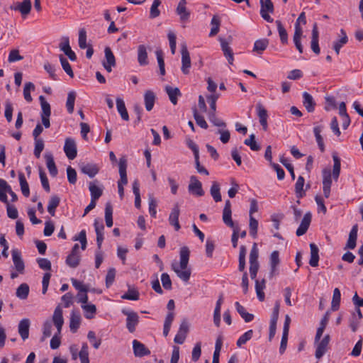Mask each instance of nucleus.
Segmentation results:
<instances>
[{
	"label": "nucleus",
	"mask_w": 363,
	"mask_h": 363,
	"mask_svg": "<svg viewBox=\"0 0 363 363\" xmlns=\"http://www.w3.org/2000/svg\"><path fill=\"white\" fill-rule=\"evenodd\" d=\"M189 254L190 252L187 247H182L180 250L179 264L177 263L172 264V270L184 282H187L189 280L191 274V269L188 267Z\"/></svg>",
	"instance_id": "f257e3e1"
},
{
	"label": "nucleus",
	"mask_w": 363,
	"mask_h": 363,
	"mask_svg": "<svg viewBox=\"0 0 363 363\" xmlns=\"http://www.w3.org/2000/svg\"><path fill=\"white\" fill-rule=\"evenodd\" d=\"M128 167L127 159L125 156H123L119 159L118 167L120 179L118 181V194L122 199L124 196V185L128 183L126 169Z\"/></svg>",
	"instance_id": "f03ea898"
},
{
	"label": "nucleus",
	"mask_w": 363,
	"mask_h": 363,
	"mask_svg": "<svg viewBox=\"0 0 363 363\" xmlns=\"http://www.w3.org/2000/svg\"><path fill=\"white\" fill-rule=\"evenodd\" d=\"M42 112L40 114L42 123L45 128L50 127V116L51 115V108L50 104L45 100L43 96H39Z\"/></svg>",
	"instance_id": "7ed1b4c3"
},
{
	"label": "nucleus",
	"mask_w": 363,
	"mask_h": 363,
	"mask_svg": "<svg viewBox=\"0 0 363 363\" xmlns=\"http://www.w3.org/2000/svg\"><path fill=\"white\" fill-rule=\"evenodd\" d=\"M330 341V336L328 334L325 335L322 340L314 341L315 345V357L318 359H320L327 352Z\"/></svg>",
	"instance_id": "20e7f679"
},
{
	"label": "nucleus",
	"mask_w": 363,
	"mask_h": 363,
	"mask_svg": "<svg viewBox=\"0 0 363 363\" xmlns=\"http://www.w3.org/2000/svg\"><path fill=\"white\" fill-rule=\"evenodd\" d=\"M122 313L127 316L126 327L130 333L135 330V327L139 322V316L136 312L129 311L125 309L122 310Z\"/></svg>",
	"instance_id": "39448f33"
},
{
	"label": "nucleus",
	"mask_w": 363,
	"mask_h": 363,
	"mask_svg": "<svg viewBox=\"0 0 363 363\" xmlns=\"http://www.w3.org/2000/svg\"><path fill=\"white\" fill-rule=\"evenodd\" d=\"M182 54V67L181 70L184 74L189 73L190 67L191 65L189 52L187 50L186 45L183 43L181 49Z\"/></svg>",
	"instance_id": "423d86ee"
},
{
	"label": "nucleus",
	"mask_w": 363,
	"mask_h": 363,
	"mask_svg": "<svg viewBox=\"0 0 363 363\" xmlns=\"http://www.w3.org/2000/svg\"><path fill=\"white\" fill-rule=\"evenodd\" d=\"M64 151L69 160H74L77 155V145L74 139L67 138L65 139Z\"/></svg>",
	"instance_id": "0eeeda50"
},
{
	"label": "nucleus",
	"mask_w": 363,
	"mask_h": 363,
	"mask_svg": "<svg viewBox=\"0 0 363 363\" xmlns=\"http://www.w3.org/2000/svg\"><path fill=\"white\" fill-rule=\"evenodd\" d=\"M188 190L190 193L197 196H202L204 194L202 184L197 179L196 176H191L190 177V184H189Z\"/></svg>",
	"instance_id": "6e6552de"
},
{
	"label": "nucleus",
	"mask_w": 363,
	"mask_h": 363,
	"mask_svg": "<svg viewBox=\"0 0 363 363\" xmlns=\"http://www.w3.org/2000/svg\"><path fill=\"white\" fill-rule=\"evenodd\" d=\"M260 15L267 22H273V18L269 16V13L274 12V5L272 2H264V0H260Z\"/></svg>",
	"instance_id": "1a4fd4ad"
},
{
	"label": "nucleus",
	"mask_w": 363,
	"mask_h": 363,
	"mask_svg": "<svg viewBox=\"0 0 363 363\" xmlns=\"http://www.w3.org/2000/svg\"><path fill=\"white\" fill-rule=\"evenodd\" d=\"M280 264L279 253L277 250H274L271 253L269 257L270 272L269 274V279H272L276 276L277 272V267Z\"/></svg>",
	"instance_id": "9d476101"
},
{
	"label": "nucleus",
	"mask_w": 363,
	"mask_h": 363,
	"mask_svg": "<svg viewBox=\"0 0 363 363\" xmlns=\"http://www.w3.org/2000/svg\"><path fill=\"white\" fill-rule=\"evenodd\" d=\"M188 332L189 323L186 320H184L180 324L177 334L174 337V342L180 345L183 344L185 341Z\"/></svg>",
	"instance_id": "9b49d317"
},
{
	"label": "nucleus",
	"mask_w": 363,
	"mask_h": 363,
	"mask_svg": "<svg viewBox=\"0 0 363 363\" xmlns=\"http://www.w3.org/2000/svg\"><path fill=\"white\" fill-rule=\"evenodd\" d=\"M106 62H103V66L108 72H111L112 67L116 66L115 56L109 47H106L104 50Z\"/></svg>",
	"instance_id": "f8f14e48"
},
{
	"label": "nucleus",
	"mask_w": 363,
	"mask_h": 363,
	"mask_svg": "<svg viewBox=\"0 0 363 363\" xmlns=\"http://www.w3.org/2000/svg\"><path fill=\"white\" fill-rule=\"evenodd\" d=\"M180 209L178 203H175L169 216V224L174 226V230L178 231L181 226L179 223Z\"/></svg>",
	"instance_id": "ddd939ff"
},
{
	"label": "nucleus",
	"mask_w": 363,
	"mask_h": 363,
	"mask_svg": "<svg viewBox=\"0 0 363 363\" xmlns=\"http://www.w3.org/2000/svg\"><path fill=\"white\" fill-rule=\"evenodd\" d=\"M219 41L220 43L221 50L223 52L224 56L227 59L229 64L233 65L234 61V56L233 50L229 45V42L221 37L219 38Z\"/></svg>",
	"instance_id": "4468645a"
},
{
	"label": "nucleus",
	"mask_w": 363,
	"mask_h": 363,
	"mask_svg": "<svg viewBox=\"0 0 363 363\" xmlns=\"http://www.w3.org/2000/svg\"><path fill=\"white\" fill-rule=\"evenodd\" d=\"M81 172L90 178L94 177L99 171V167L94 163H82L79 166Z\"/></svg>",
	"instance_id": "2eb2a0df"
},
{
	"label": "nucleus",
	"mask_w": 363,
	"mask_h": 363,
	"mask_svg": "<svg viewBox=\"0 0 363 363\" xmlns=\"http://www.w3.org/2000/svg\"><path fill=\"white\" fill-rule=\"evenodd\" d=\"M133 353L135 357H142L149 355L150 351L145 345L137 340L133 341Z\"/></svg>",
	"instance_id": "dca6fc26"
},
{
	"label": "nucleus",
	"mask_w": 363,
	"mask_h": 363,
	"mask_svg": "<svg viewBox=\"0 0 363 363\" xmlns=\"http://www.w3.org/2000/svg\"><path fill=\"white\" fill-rule=\"evenodd\" d=\"M232 211H231V203L229 200H227L225 203V206L223 211V220L225 225L230 228H234V223L232 220Z\"/></svg>",
	"instance_id": "f3484780"
},
{
	"label": "nucleus",
	"mask_w": 363,
	"mask_h": 363,
	"mask_svg": "<svg viewBox=\"0 0 363 363\" xmlns=\"http://www.w3.org/2000/svg\"><path fill=\"white\" fill-rule=\"evenodd\" d=\"M319 33L318 30V25L315 23L313 26L312 36L311 42V48L314 53L318 55L320 52L319 44H318Z\"/></svg>",
	"instance_id": "a211bd4d"
},
{
	"label": "nucleus",
	"mask_w": 363,
	"mask_h": 363,
	"mask_svg": "<svg viewBox=\"0 0 363 363\" xmlns=\"http://www.w3.org/2000/svg\"><path fill=\"white\" fill-rule=\"evenodd\" d=\"M311 221V213H306L301 222L300 225L298 226V229L296 230V234L297 236H301L304 235L309 226Z\"/></svg>",
	"instance_id": "6ab92c4d"
},
{
	"label": "nucleus",
	"mask_w": 363,
	"mask_h": 363,
	"mask_svg": "<svg viewBox=\"0 0 363 363\" xmlns=\"http://www.w3.org/2000/svg\"><path fill=\"white\" fill-rule=\"evenodd\" d=\"M11 253L13 264L16 271L20 274H23L25 269V264L21 258V252L18 250H13Z\"/></svg>",
	"instance_id": "aec40b11"
},
{
	"label": "nucleus",
	"mask_w": 363,
	"mask_h": 363,
	"mask_svg": "<svg viewBox=\"0 0 363 363\" xmlns=\"http://www.w3.org/2000/svg\"><path fill=\"white\" fill-rule=\"evenodd\" d=\"M257 116L259 118V123L262 126L264 130H267L268 128L267 125V111L264 108L262 104L258 103L257 104Z\"/></svg>",
	"instance_id": "412c9836"
},
{
	"label": "nucleus",
	"mask_w": 363,
	"mask_h": 363,
	"mask_svg": "<svg viewBox=\"0 0 363 363\" xmlns=\"http://www.w3.org/2000/svg\"><path fill=\"white\" fill-rule=\"evenodd\" d=\"M186 0H180L176 9L177 13L179 16L180 21L185 22L189 20L190 12L187 11Z\"/></svg>",
	"instance_id": "4be33fe9"
},
{
	"label": "nucleus",
	"mask_w": 363,
	"mask_h": 363,
	"mask_svg": "<svg viewBox=\"0 0 363 363\" xmlns=\"http://www.w3.org/2000/svg\"><path fill=\"white\" fill-rule=\"evenodd\" d=\"M30 324V320L28 318L22 319L18 323V333L23 340L28 338Z\"/></svg>",
	"instance_id": "5701e85b"
},
{
	"label": "nucleus",
	"mask_w": 363,
	"mask_h": 363,
	"mask_svg": "<svg viewBox=\"0 0 363 363\" xmlns=\"http://www.w3.org/2000/svg\"><path fill=\"white\" fill-rule=\"evenodd\" d=\"M52 320L57 329L58 333H60L64 323V319L62 316V310L59 306H57L56 308L55 309L52 315Z\"/></svg>",
	"instance_id": "b1692460"
},
{
	"label": "nucleus",
	"mask_w": 363,
	"mask_h": 363,
	"mask_svg": "<svg viewBox=\"0 0 363 363\" xmlns=\"http://www.w3.org/2000/svg\"><path fill=\"white\" fill-rule=\"evenodd\" d=\"M357 231H358L357 225H353V227L352 228V229L350 232L349 238H348V240H347V242L345 249L348 248L350 250H353L355 248L356 245H357L356 242H357Z\"/></svg>",
	"instance_id": "393cba45"
},
{
	"label": "nucleus",
	"mask_w": 363,
	"mask_h": 363,
	"mask_svg": "<svg viewBox=\"0 0 363 363\" xmlns=\"http://www.w3.org/2000/svg\"><path fill=\"white\" fill-rule=\"evenodd\" d=\"M81 323V315L79 312L72 311L70 315L69 328L72 333H76Z\"/></svg>",
	"instance_id": "a878e982"
},
{
	"label": "nucleus",
	"mask_w": 363,
	"mask_h": 363,
	"mask_svg": "<svg viewBox=\"0 0 363 363\" xmlns=\"http://www.w3.org/2000/svg\"><path fill=\"white\" fill-rule=\"evenodd\" d=\"M156 96L152 91L147 90L145 92L144 101L145 108L147 111H150L153 108Z\"/></svg>",
	"instance_id": "bb28decb"
},
{
	"label": "nucleus",
	"mask_w": 363,
	"mask_h": 363,
	"mask_svg": "<svg viewBox=\"0 0 363 363\" xmlns=\"http://www.w3.org/2000/svg\"><path fill=\"white\" fill-rule=\"evenodd\" d=\"M302 35V29L300 27L298 23L295 24V31L294 34L293 40L295 44L296 49L300 53L303 52V46L301 43V38Z\"/></svg>",
	"instance_id": "cd10ccee"
},
{
	"label": "nucleus",
	"mask_w": 363,
	"mask_h": 363,
	"mask_svg": "<svg viewBox=\"0 0 363 363\" xmlns=\"http://www.w3.org/2000/svg\"><path fill=\"white\" fill-rule=\"evenodd\" d=\"M138 61L140 66L148 65L147 52L144 45H140L138 48Z\"/></svg>",
	"instance_id": "c85d7f7f"
},
{
	"label": "nucleus",
	"mask_w": 363,
	"mask_h": 363,
	"mask_svg": "<svg viewBox=\"0 0 363 363\" xmlns=\"http://www.w3.org/2000/svg\"><path fill=\"white\" fill-rule=\"evenodd\" d=\"M45 158L50 174L53 177H56L57 174V169L56 167L52 155L51 153H46L45 155Z\"/></svg>",
	"instance_id": "c756f323"
},
{
	"label": "nucleus",
	"mask_w": 363,
	"mask_h": 363,
	"mask_svg": "<svg viewBox=\"0 0 363 363\" xmlns=\"http://www.w3.org/2000/svg\"><path fill=\"white\" fill-rule=\"evenodd\" d=\"M303 104L305 106L308 112L311 113L314 111L315 103L313 99V96L308 92H303Z\"/></svg>",
	"instance_id": "7c9ffc66"
},
{
	"label": "nucleus",
	"mask_w": 363,
	"mask_h": 363,
	"mask_svg": "<svg viewBox=\"0 0 363 363\" xmlns=\"http://www.w3.org/2000/svg\"><path fill=\"white\" fill-rule=\"evenodd\" d=\"M311 249V258L309 260V264L311 267H317L318 265L319 261V250L318 247L314 243L310 244Z\"/></svg>",
	"instance_id": "2f4dec72"
},
{
	"label": "nucleus",
	"mask_w": 363,
	"mask_h": 363,
	"mask_svg": "<svg viewBox=\"0 0 363 363\" xmlns=\"http://www.w3.org/2000/svg\"><path fill=\"white\" fill-rule=\"evenodd\" d=\"M165 91H166L167 94H168L170 101L174 105H176L177 104L178 96H180L182 94L179 88H177V87L173 88L170 86H167L165 87Z\"/></svg>",
	"instance_id": "473e14b6"
},
{
	"label": "nucleus",
	"mask_w": 363,
	"mask_h": 363,
	"mask_svg": "<svg viewBox=\"0 0 363 363\" xmlns=\"http://www.w3.org/2000/svg\"><path fill=\"white\" fill-rule=\"evenodd\" d=\"M11 187L5 180L0 179V201L6 204H8L6 193L11 191Z\"/></svg>",
	"instance_id": "72a5a7b5"
},
{
	"label": "nucleus",
	"mask_w": 363,
	"mask_h": 363,
	"mask_svg": "<svg viewBox=\"0 0 363 363\" xmlns=\"http://www.w3.org/2000/svg\"><path fill=\"white\" fill-rule=\"evenodd\" d=\"M265 285L266 281L264 279H262L261 281L255 279V291L257 298L260 301H263L265 298V295L264 293Z\"/></svg>",
	"instance_id": "f704fd0d"
},
{
	"label": "nucleus",
	"mask_w": 363,
	"mask_h": 363,
	"mask_svg": "<svg viewBox=\"0 0 363 363\" xmlns=\"http://www.w3.org/2000/svg\"><path fill=\"white\" fill-rule=\"evenodd\" d=\"M235 306L238 313L240 315V316L245 320L246 323H249L253 320L254 315L247 313L245 307L242 306L239 302H235Z\"/></svg>",
	"instance_id": "c9c22d12"
},
{
	"label": "nucleus",
	"mask_w": 363,
	"mask_h": 363,
	"mask_svg": "<svg viewBox=\"0 0 363 363\" xmlns=\"http://www.w3.org/2000/svg\"><path fill=\"white\" fill-rule=\"evenodd\" d=\"M116 106L117 110L118 113H120L122 119H123L125 121H128L129 120V116L127 111V109L125 108V103L123 100L121 98L116 99Z\"/></svg>",
	"instance_id": "e433bc0d"
},
{
	"label": "nucleus",
	"mask_w": 363,
	"mask_h": 363,
	"mask_svg": "<svg viewBox=\"0 0 363 363\" xmlns=\"http://www.w3.org/2000/svg\"><path fill=\"white\" fill-rule=\"evenodd\" d=\"M95 182H98V181H95L93 182H90L89 185V189L91 193V197L93 200H98L103 194V190L98 186L95 184Z\"/></svg>",
	"instance_id": "4c0bfd02"
},
{
	"label": "nucleus",
	"mask_w": 363,
	"mask_h": 363,
	"mask_svg": "<svg viewBox=\"0 0 363 363\" xmlns=\"http://www.w3.org/2000/svg\"><path fill=\"white\" fill-rule=\"evenodd\" d=\"M305 179L302 176H299L295 184V193L297 198H302L306 195L303 190Z\"/></svg>",
	"instance_id": "58836bf2"
},
{
	"label": "nucleus",
	"mask_w": 363,
	"mask_h": 363,
	"mask_svg": "<svg viewBox=\"0 0 363 363\" xmlns=\"http://www.w3.org/2000/svg\"><path fill=\"white\" fill-rule=\"evenodd\" d=\"M211 29L209 36L213 37L218 34L220 30V20L218 16L214 15L211 21Z\"/></svg>",
	"instance_id": "ea45409f"
},
{
	"label": "nucleus",
	"mask_w": 363,
	"mask_h": 363,
	"mask_svg": "<svg viewBox=\"0 0 363 363\" xmlns=\"http://www.w3.org/2000/svg\"><path fill=\"white\" fill-rule=\"evenodd\" d=\"M341 299V293L338 288H335L333 290V298L331 301V309L333 311H337L340 307V303Z\"/></svg>",
	"instance_id": "a19ab883"
},
{
	"label": "nucleus",
	"mask_w": 363,
	"mask_h": 363,
	"mask_svg": "<svg viewBox=\"0 0 363 363\" xmlns=\"http://www.w3.org/2000/svg\"><path fill=\"white\" fill-rule=\"evenodd\" d=\"M60 202V199L59 196L54 195L50 197V199L48 206V211L52 216H55V209L59 206Z\"/></svg>",
	"instance_id": "79ce46f5"
},
{
	"label": "nucleus",
	"mask_w": 363,
	"mask_h": 363,
	"mask_svg": "<svg viewBox=\"0 0 363 363\" xmlns=\"http://www.w3.org/2000/svg\"><path fill=\"white\" fill-rule=\"evenodd\" d=\"M18 179H19V182H20V186H21V189L22 194L26 197H28L30 195L29 186H28V184L26 179V177H25L23 173H22V172L18 173Z\"/></svg>",
	"instance_id": "37998d69"
},
{
	"label": "nucleus",
	"mask_w": 363,
	"mask_h": 363,
	"mask_svg": "<svg viewBox=\"0 0 363 363\" xmlns=\"http://www.w3.org/2000/svg\"><path fill=\"white\" fill-rule=\"evenodd\" d=\"M31 8L32 4L30 0H23L22 2H19V12L23 17H26L30 13Z\"/></svg>",
	"instance_id": "c03bdc74"
},
{
	"label": "nucleus",
	"mask_w": 363,
	"mask_h": 363,
	"mask_svg": "<svg viewBox=\"0 0 363 363\" xmlns=\"http://www.w3.org/2000/svg\"><path fill=\"white\" fill-rule=\"evenodd\" d=\"M269 45V40L266 38L259 39L255 42L253 51L257 53H262L266 50Z\"/></svg>",
	"instance_id": "a18cd8bd"
},
{
	"label": "nucleus",
	"mask_w": 363,
	"mask_h": 363,
	"mask_svg": "<svg viewBox=\"0 0 363 363\" xmlns=\"http://www.w3.org/2000/svg\"><path fill=\"white\" fill-rule=\"evenodd\" d=\"M113 208L110 203H106L105 207V220L107 227L113 226Z\"/></svg>",
	"instance_id": "49530a36"
},
{
	"label": "nucleus",
	"mask_w": 363,
	"mask_h": 363,
	"mask_svg": "<svg viewBox=\"0 0 363 363\" xmlns=\"http://www.w3.org/2000/svg\"><path fill=\"white\" fill-rule=\"evenodd\" d=\"M133 191L135 195V206L137 208L141 206V200L140 194V185L138 180H135L133 183Z\"/></svg>",
	"instance_id": "de8ad7c7"
},
{
	"label": "nucleus",
	"mask_w": 363,
	"mask_h": 363,
	"mask_svg": "<svg viewBox=\"0 0 363 363\" xmlns=\"http://www.w3.org/2000/svg\"><path fill=\"white\" fill-rule=\"evenodd\" d=\"M323 127L320 125L315 126L313 128V133L315 137L316 142L318 145V147L321 152H324L325 147L323 143V139L320 135V133L322 131Z\"/></svg>",
	"instance_id": "09e8293b"
},
{
	"label": "nucleus",
	"mask_w": 363,
	"mask_h": 363,
	"mask_svg": "<svg viewBox=\"0 0 363 363\" xmlns=\"http://www.w3.org/2000/svg\"><path fill=\"white\" fill-rule=\"evenodd\" d=\"M29 294V286L27 284H21L16 289V296L20 299L27 298Z\"/></svg>",
	"instance_id": "8fccbe9b"
},
{
	"label": "nucleus",
	"mask_w": 363,
	"mask_h": 363,
	"mask_svg": "<svg viewBox=\"0 0 363 363\" xmlns=\"http://www.w3.org/2000/svg\"><path fill=\"white\" fill-rule=\"evenodd\" d=\"M82 308L84 310V316L87 319L93 318L96 312V307L94 304L82 305Z\"/></svg>",
	"instance_id": "3c124183"
},
{
	"label": "nucleus",
	"mask_w": 363,
	"mask_h": 363,
	"mask_svg": "<svg viewBox=\"0 0 363 363\" xmlns=\"http://www.w3.org/2000/svg\"><path fill=\"white\" fill-rule=\"evenodd\" d=\"M276 24L277 26L279 35L280 37V40L282 44H286L288 43V34L283 26L281 22L279 20L276 21Z\"/></svg>",
	"instance_id": "603ef678"
},
{
	"label": "nucleus",
	"mask_w": 363,
	"mask_h": 363,
	"mask_svg": "<svg viewBox=\"0 0 363 363\" xmlns=\"http://www.w3.org/2000/svg\"><path fill=\"white\" fill-rule=\"evenodd\" d=\"M78 356L80 359L81 363H89V347L86 342L82 344L81 350L79 351Z\"/></svg>",
	"instance_id": "864d4df0"
},
{
	"label": "nucleus",
	"mask_w": 363,
	"mask_h": 363,
	"mask_svg": "<svg viewBox=\"0 0 363 363\" xmlns=\"http://www.w3.org/2000/svg\"><path fill=\"white\" fill-rule=\"evenodd\" d=\"M210 192L216 202H219L221 201L222 199L220 193V185L218 182H213L210 189Z\"/></svg>",
	"instance_id": "5fc2aeb1"
},
{
	"label": "nucleus",
	"mask_w": 363,
	"mask_h": 363,
	"mask_svg": "<svg viewBox=\"0 0 363 363\" xmlns=\"http://www.w3.org/2000/svg\"><path fill=\"white\" fill-rule=\"evenodd\" d=\"M76 99V93L71 91L67 94L66 102V107L69 113H72L74 111V101Z\"/></svg>",
	"instance_id": "6e6d98bb"
},
{
	"label": "nucleus",
	"mask_w": 363,
	"mask_h": 363,
	"mask_svg": "<svg viewBox=\"0 0 363 363\" xmlns=\"http://www.w3.org/2000/svg\"><path fill=\"white\" fill-rule=\"evenodd\" d=\"M60 61L64 71L71 77H74V72L67 60L62 55H60Z\"/></svg>",
	"instance_id": "4d7b16f0"
},
{
	"label": "nucleus",
	"mask_w": 363,
	"mask_h": 363,
	"mask_svg": "<svg viewBox=\"0 0 363 363\" xmlns=\"http://www.w3.org/2000/svg\"><path fill=\"white\" fill-rule=\"evenodd\" d=\"M244 144L249 146L253 151H258L260 150V145L255 141V134H251L248 138L244 140Z\"/></svg>",
	"instance_id": "13d9d810"
},
{
	"label": "nucleus",
	"mask_w": 363,
	"mask_h": 363,
	"mask_svg": "<svg viewBox=\"0 0 363 363\" xmlns=\"http://www.w3.org/2000/svg\"><path fill=\"white\" fill-rule=\"evenodd\" d=\"M35 90V85L32 82H27L24 85L23 88V96L26 101L31 102L33 98L30 95V91Z\"/></svg>",
	"instance_id": "bf43d9fd"
},
{
	"label": "nucleus",
	"mask_w": 363,
	"mask_h": 363,
	"mask_svg": "<svg viewBox=\"0 0 363 363\" xmlns=\"http://www.w3.org/2000/svg\"><path fill=\"white\" fill-rule=\"evenodd\" d=\"M79 255L69 254L66 259V264L72 268H76L79 265Z\"/></svg>",
	"instance_id": "052dcab7"
},
{
	"label": "nucleus",
	"mask_w": 363,
	"mask_h": 363,
	"mask_svg": "<svg viewBox=\"0 0 363 363\" xmlns=\"http://www.w3.org/2000/svg\"><path fill=\"white\" fill-rule=\"evenodd\" d=\"M334 164H333V177L335 180H337L339 177L340 173V160L337 155L333 156Z\"/></svg>",
	"instance_id": "680f3d73"
},
{
	"label": "nucleus",
	"mask_w": 363,
	"mask_h": 363,
	"mask_svg": "<svg viewBox=\"0 0 363 363\" xmlns=\"http://www.w3.org/2000/svg\"><path fill=\"white\" fill-rule=\"evenodd\" d=\"M208 120L217 127H225L226 123L218 118L216 116V111H209L208 113Z\"/></svg>",
	"instance_id": "e2e57ef3"
},
{
	"label": "nucleus",
	"mask_w": 363,
	"mask_h": 363,
	"mask_svg": "<svg viewBox=\"0 0 363 363\" xmlns=\"http://www.w3.org/2000/svg\"><path fill=\"white\" fill-rule=\"evenodd\" d=\"M249 228L250 235L255 238L257 234L258 221L253 216H250Z\"/></svg>",
	"instance_id": "0e129e2a"
},
{
	"label": "nucleus",
	"mask_w": 363,
	"mask_h": 363,
	"mask_svg": "<svg viewBox=\"0 0 363 363\" xmlns=\"http://www.w3.org/2000/svg\"><path fill=\"white\" fill-rule=\"evenodd\" d=\"M157 60L160 68V73L161 75L165 74V68H164V60L163 57V52L161 50H157L155 52Z\"/></svg>",
	"instance_id": "69168bd1"
},
{
	"label": "nucleus",
	"mask_w": 363,
	"mask_h": 363,
	"mask_svg": "<svg viewBox=\"0 0 363 363\" xmlns=\"http://www.w3.org/2000/svg\"><path fill=\"white\" fill-rule=\"evenodd\" d=\"M121 298L126 300L137 301L139 299V292L136 289H129L128 291L121 296Z\"/></svg>",
	"instance_id": "338daca9"
},
{
	"label": "nucleus",
	"mask_w": 363,
	"mask_h": 363,
	"mask_svg": "<svg viewBox=\"0 0 363 363\" xmlns=\"http://www.w3.org/2000/svg\"><path fill=\"white\" fill-rule=\"evenodd\" d=\"M193 113H194V118L196 121V124L198 125H199L201 128L206 129L208 128V124L206 122L204 118L202 116L199 114L196 108H194L193 110Z\"/></svg>",
	"instance_id": "774afa93"
}]
</instances>
